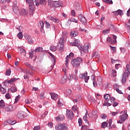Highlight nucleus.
Listing matches in <instances>:
<instances>
[{
    "mask_svg": "<svg viewBox=\"0 0 130 130\" xmlns=\"http://www.w3.org/2000/svg\"><path fill=\"white\" fill-rule=\"evenodd\" d=\"M6 76H11V69H9L6 72Z\"/></svg>",
    "mask_w": 130,
    "mask_h": 130,
    "instance_id": "603ef678",
    "label": "nucleus"
},
{
    "mask_svg": "<svg viewBox=\"0 0 130 130\" xmlns=\"http://www.w3.org/2000/svg\"><path fill=\"white\" fill-rule=\"evenodd\" d=\"M66 117L69 119H73L74 118V113L71 110H67L66 111Z\"/></svg>",
    "mask_w": 130,
    "mask_h": 130,
    "instance_id": "6e6552de",
    "label": "nucleus"
},
{
    "mask_svg": "<svg viewBox=\"0 0 130 130\" xmlns=\"http://www.w3.org/2000/svg\"><path fill=\"white\" fill-rule=\"evenodd\" d=\"M35 3H36L37 7H38L39 5H46V1L45 0H35Z\"/></svg>",
    "mask_w": 130,
    "mask_h": 130,
    "instance_id": "ddd939ff",
    "label": "nucleus"
},
{
    "mask_svg": "<svg viewBox=\"0 0 130 130\" xmlns=\"http://www.w3.org/2000/svg\"><path fill=\"white\" fill-rule=\"evenodd\" d=\"M111 75L113 77H116V71L112 70L111 71Z\"/></svg>",
    "mask_w": 130,
    "mask_h": 130,
    "instance_id": "8fccbe9b",
    "label": "nucleus"
},
{
    "mask_svg": "<svg viewBox=\"0 0 130 130\" xmlns=\"http://www.w3.org/2000/svg\"><path fill=\"white\" fill-rule=\"evenodd\" d=\"M69 22H74V23H78V20L75 19V18H72L69 19Z\"/></svg>",
    "mask_w": 130,
    "mask_h": 130,
    "instance_id": "de8ad7c7",
    "label": "nucleus"
},
{
    "mask_svg": "<svg viewBox=\"0 0 130 130\" xmlns=\"http://www.w3.org/2000/svg\"><path fill=\"white\" fill-rule=\"evenodd\" d=\"M16 28L17 30H18V31H21V30H22V26H21L17 25L16 26Z\"/></svg>",
    "mask_w": 130,
    "mask_h": 130,
    "instance_id": "680f3d73",
    "label": "nucleus"
},
{
    "mask_svg": "<svg viewBox=\"0 0 130 130\" xmlns=\"http://www.w3.org/2000/svg\"><path fill=\"white\" fill-rule=\"evenodd\" d=\"M26 4H28L29 5V15H33L34 14V11H35V5H34V0H26Z\"/></svg>",
    "mask_w": 130,
    "mask_h": 130,
    "instance_id": "f257e3e1",
    "label": "nucleus"
},
{
    "mask_svg": "<svg viewBox=\"0 0 130 130\" xmlns=\"http://www.w3.org/2000/svg\"><path fill=\"white\" fill-rule=\"evenodd\" d=\"M64 119V116H59L56 117V120L57 121H61L62 119Z\"/></svg>",
    "mask_w": 130,
    "mask_h": 130,
    "instance_id": "c85d7f7f",
    "label": "nucleus"
},
{
    "mask_svg": "<svg viewBox=\"0 0 130 130\" xmlns=\"http://www.w3.org/2000/svg\"><path fill=\"white\" fill-rule=\"evenodd\" d=\"M24 38L27 40L29 44H33V40L31 37V36L29 35H24Z\"/></svg>",
    "mask_w": 130,
    "mask_h": 130,
    "instance_id": "f8f14e48",
    "label": "nucleus"
},
{
    "mask_svg": "<svg viewBox=\"0 0 130 130\" xmlns=\"http://www.w3.org/2000/svg\"><path fill=\"white\" fill-rule=\"evenodd\" d=\"M38 25L39 27L41 28V32H42V33L44 32V29H43V28H44V23L43 21H39Z\"/></svg>",
    "mask_w": 130,
    "mask_h": 130,
    "instance_id": "a211bd4d",
    "label": "nucleus"
},
{
    "mask_svg": "<svg viewBox=\"0 0 130 130\" xmlns=\"http://www.w3.org/2000/svg\"><path fill=\"white\" fill-rule=\"evenodd\" d=\"M40 97L41 99H44V98H45V96H44V91L41 92L40 94Z\"/></svg>",
    "mask_w": 130,
    "mask_h": 130,
    "instance_id": "864d4df0",
    "label": "nucleus"
},
{
    "mask_svg": "<svg viewBox=\"0 0 130 130\" xmlns=\"http://www.w3.org/2000/svg\"><path fill=\"white\" fill-rule=\"evenodd\" d=\"M89 48H91V45L90 44H85L83 46H81L80 48L81 54L83 52L88 53L89 52Z\"/></svg>",
    "mask_w": 130,
    "mask_h": 130,
    "instance_id": "7ed1b4c3",
    "label": "nucleus"
},
{
    "mask_svg": "<svg viewBox=\"0 0 130 130\" xmlns=\"http://www.w3.org/2000/svg\"><path fill=\"white\" fill-rule=\"evenodd\" d=\"M67 80L68 76H67V75H64L63 78H62L60 80V83H61V84H64V83L67 82Z\"/></svg>",
    "mask_w": 130,
    "mask_h": 130,
    "instance_id": "5701e85b",
    "label": "nucleus"
},
{
    "mask_svg": "<svg viewBox=\"0 0 130 130\" xmlns=\"http://www.w3.org/2000/svg\"><path fill=\"white\" fill-rule=\"evenodd\" d=\"M64 39L62 37L59 41V45H64Z\"/></svg>",
    "mask_w": 130,
    "mask_h": 130,
    "instance_id": "7c9ffc66",
    "label": "nucleus"
},
{
    "mask_svg": "<svg viewBox=\"0 0 130 130\" xmlns=\"http://www.w3.org/2000/svg\"><path fill=\"white\" fill-rule=\"evenodd\" d=\"M50 20H52V21H53V22H54V23H59V19H57V18H54L52 17H51V18H50Z\"/></svg>",
    "mask_w": 130,
    "mask_h": 130,
    "instance_id": "f704fd0d",
    "label": "nucleus"
},
{
    "mask_svg": "<svg viewBox=\"0 0 130 130\" xmlns=\"http://www.w3.org/2000/svg\"><path fill=\"white\" fill-rule=\"evenodd\" d=\"M34 54V51H31V52H29V57H30V58H33Z\"/></svg>",
    "mask_w": 130,
    "mask_h": 130,
    "instance_id": "0e129e2a",
    "label": "nucleus"
},
{
    "mask_svg": "<svg viewBox=\"0 0 130 130\" xmlns=\"http://www.w3.org/2000/svg\"><path fill=\"white\" fill-rule=\"evenodd\" d=\"M56 130H69V127L64 124H59L55 126Z\"/></svg>",
    "mask_w": 130,
    "mask_h": 130,
    "instance_id": "39448f33",
    "label": "nucleus"
},
{
    "mask_svg": "<svg viewBox=\"0 0 130 130\" xmlns=\"http://www.w3.org/2000/svg\"><path fill=\"white\" fill-rule=\"evenodd\" d=\"M20 53L21 54H22V55H26V50L24 49H20Z\"/></svg>",
    "mask_w": 130,
    "mask_h": 130,
    "instance_id": "3c124183",
    "label": "nucleus"
},
{
    "mask_svg": "<svg viewBox=\"0 0 130 130\" xmlns=\"http://www.w3.org/2000/svg\"><path fill=\"white\" fill-rule=\"evenodd\" d=\"M71 45H73V46H79L80 45V40H75L73 43H71Z\"/></svg>",
    "mask_w": 130,
    "mask_h": 130,
    "instance_id": "4be33fe9",
    "label": "nucleus"
},
{
    "mask_svg": "<svg viewBox=\"0 0 130 130\" xmlns=\"http://www.w3.org/2000/svg\"><path fill=\"white\" fill-rule=\"evenodd\" d=\"M17 116L18 118L23 119V118H24L25 116H26V113L24 111H19L18 112Z\"/></svg>",
    "mask_w": 130,
    "mask_h": 130,
    "instance_id": "9d476101",
    "label": "nucleus"
},
{
    "mask_svg": "<svg viewBox=\"0 0 130 130\" xmlns=\"http://www.w3.org/2000/svg\"><path fill=\"white\" fill-rule=\"evenodd\" d=\"M91 79H93V85L94 87H96L97 86V83L95 81V76H91Z\"/></svg>",
    "mask_w": 130,
    "mask_h": 130,
    "instance_id": "ea45409f",
    "label": "nucleus"
},
{
    "mask_svg": "<svg viewBox=\"0 0 130 130\" xmlns=\"http://www.w3.org/2000/svg\"><path fill=\"white\" fill-rule=\"evenodd\" d=\"M107 41L109 42V43H111V44H115V43H116V41L112 40L110 37H109L107 38Z\"/></svg>",
    "mask_w": 130,
    "mask_h": 130,
    "instance_id": "b1692460",
    "label": "nucleus"
},
{
    "mask_svg": "<svg viewBox=\"0 0 130 130\" xmlns=\"http://www.w3.org/2000/svg\"><path fill=\"white\" fill-rule=\"evenodd\" d=\"M108 27L111 29V30H112L113 31H114V25H113V24H111V23H109L108 25Z\"/></svg>",
    "mask_w": 130,
    "mask_h": 130,
    "instance_id": "37998d69",
    "label": "nucleus"
},
{
    "mask_svg": "<svg viewBox=\"0 0 130 130\" xmlns=\"http://www.w3.org/2000/svg\"><path fill=\"white\" fill-rule=\"evenodd\" d=\"M71 15L73 17H76V12L74 10H72L71 11Z\"/></svg>",
    "mask_w": 130,
    "mask_h": 130,
    "instance_id": "e2e57ef3",
    "label": "nucleus"
},
{
    "mask_svg": "<svg viewBox=\"0 0 130 130\" xmlns=\"http://www.w3.org/2000/svg\"><path fill=\"white\" fill-rule=\"evenodd\" d=\"M50 95L53 100H57L58 99V94L54 93H50Z\"/></svg>",
    "mask_w": 130,
    "mask_h": 130,
    "instance_id": "6ab92c4d",
    "label": "nucleus"
},
{
    "mask_svg": "<svg viewBox=\"0 0 130 130\" xmlns=\"http://www.w3.org/2000/svg\"><path fill=\"white\" fill-rule=\"evenodd\" d=\"M45 28L47 29H49L50 28V23L47 22V21H45Z\"/></svg>",
    "mask_w": 130,
    "mask_h": 130,
    "instance_id": "58836bf2",
    "label": "nucleus"
},
{
    "mask_svg": "<svg viewBox=\"0 0 130 130\" xmlns=\"http://www.w3.org/2000/svg\"><path fill=\"white\" fill-rule=\"evenodd\" d=\"M17 37L19 39H22L23 38V33H22V32H20L19 33H18L17 35Z\"/></svg>",
    "mask_w": 130,
    "mask_h": 130,
    "instance_id": "c03bdc74",
    "label": "nucleus"
},
{
    "mask_svg": "<svg viewBox=\"0 0 130 130\" xmlns=\"http://www.w3.org/2000/svg\"><path fill=\"white\" fill-rule=\"evenodd\" d=\"M111 101L106 102L103 104L104 106H111Z\"/></svg>",
    "mask_w": 130,
    "mask_h": 130,
    "instance_id": "e433bc0d",
    "label": "nucleus"
},
{
    "mask_svg": "<svg viewBox=\"0 0 130 130\" xmlns=\"http://www.w3.org/2000/svg\"><path fill=\"white\" fill-rule=\"evenodd\" d=\"M108 125V123L107 122H103L102 123V127H103V128H105V127H106Z\"/></svg>",
    "mask_w": 130,
    "mask_h": 130,
    "instance_id": "a18cd8bd",
    "label": "nucleus"
},
{
    "mask_svg": "<svg viewBox=\"0 0 130 130\" xmlns=\"http://www.w3.org/2000/svg\"><path fill=\"white\" fill-rule=\"evenodd\" d=\"M104 98L108 102L111 101V103H113V102H114V100H115V99H114V98H111V96L109 94H106V95H104Z\"/></svg>",
    "mask_w": 130,
    "mask_h": 130,
    "instance_id": "0eeeda50",
    "label": "nucleus"
},
{
    "mask_svg": "<svg viewBox=\"0 0 130 130\" xmlns=\"http://www.w3.org/2000/svg\"><path fill=\"white\" fill-rule=\"evenodd\" d=\"M40 126H36L34 128V130H40Z\"/></svg>",
    "mask_w": 130,
    "mask_h": 130,
    "instance_id": "338daca9",
    "label": "nucleus"
},
{
    "mask_svg": "<svg viewBox=\"0 0 130 130\" xmlns=\"http://www.w3.org/2000/svg\"><path fill=\"white\" fill-rule=\"evenodd\" d=\"M0 91L2 94H6L7 93V89L4 87H0Z\"/></svg>",
    "mask_w": 130,
    "mask_h": 130,
    "instance_id": "473e14b6",
    "label": "nucleus"
},
{
    "mask_svg": "<svg viewBox=\"0 0 130 130\" xmlns=\"http://www.w3.org/2000/svg\"><path fill=\"white\" fill-rule=\"evenodd\" d=\"M16 124V121H14L13 120L8 119L7 121L4 122V125H8V124H10L11 125H14V124Z\"/></svg>",
    "mask_w": 130,
    "mask_h": 130,
    "instance_id": "2eb2a0df",
    "label": "nucleus"
},
{
    "mask_svg": "<svg viewBox=\"0 0 130 130\" xmlns=\"http://www.w3.org/2000/svg\"><path fill=\"white\" fill-rule=\"evenodd\" d=\"M98 56H99V53L97 51L93 52L92 53V58H96Z\"/></svg>",
    "mask_w": 130,
    "mask_h": 130,
    "instance_id": "cd10ccee",
    "label": "nucleus"
},
{
    "mask_svg": "<svg viewBox=\"0 0 130 130\" xmlns=\"http://www.w3.org/2000/svg\"><path fill=\"white\" fill-rule=\"evenodd\" d=\"M5 110L7 112H11L13 111V110H14V109L13 108V106L9 105V106H8L7 107H6Z\"/></svg>",
    "mask_w": 130,
    "mask_h": 130,
    "instance_id": "aec40b11",
    "label": "nucleus"
},
{
    "mask_svg": "<svg viewBox=\"0 0 130 130\" xmlns=\"http://www.w3.org/2000/svg\"><path fill=\"white\" fill-rule=\"evenodd\" d=\"M88 114V112H86L85 113V115L83 116V119L84 121H85L86 123H87V124H89V121H88V116H87V115Z\"/></svg>",
    "mask_w": 130,
    "mask_h": 130,
    "instance_id": "393cba45",
    "label": "nucleus"
},
{
    "mask_svg": "<svg viewBox=\"0 0 130 130\" xmlns=\"http://www.w3.org/2000/svg\"><path fill=\"white\" fill-rule=\"evenodd\" d=\"M120 50L122 53H124V52H125V49H124V48L120 47Z\"/></svg>",
    "mask_w": 130,
    "mask_h": 130,
    "instance_id": "052dcab7",
    "label": "nucleus"
},
{
    "mask_svg": "<svg viewBox=\"0 0 130 130\" xmlns=\"http://www.w3.org/2000/svg\"><path fill=\"white\" fill-rule=\"evenodd\" d=\"M103 32L104 34H107V33H109V29H105L103 31Z\"/></svg>",
    "mask_w": 130,
    "mask_h": 130,
    "instance_id": "69168bd1",
    "label": "nucleus"
},
{
    "mask_svg": "<svg viewBox=\"0 0 130 130\" xmlns=\"http://www.w3.org/2000/svg\"><path fill=\"white\" fill-rule=\"evenodd\" d=\"M0 107L2 108L5 107V102H4V100L0 101Z\"/></svg>",
    "mask_w": 130,
    "mask_h": 130,
    "instance_id": "09e8293b",
    "label": "nucleus"
},
{
    "mask_svg": "<svg viewBox=\"0 0 130 130\" xmlns=\"http://www.w3.org/2000/svg\"><path fill=\"white\" fill-rule=\"evenodd\" d=\"M68 79L69 81H72V80H74V75H70L68 77Z\"/></svg>",
    "mask_w": 130,
    "mask_h": 130,
    "instance_id": "bf43d9fd",
    "label": "nucleus"
},
{
    "mask_svg": "<svg viewBox=\"0 0 130 130\" xmlns=\"http://www.w3.org/2000/svg\"><path fill=\"white\" fill-rule=\"evenodd\" d=\"M126 110L124 111V113L122 114V115L120 116V118L123 121H124L126 120V117H127L128 115L126 114Z\"/></svg>",
    "mask_w": 130,
    "mask_h": 130,
    "instance_id": "4468645a",
    "label": "nucleus"
},
{
    "mask_svg": "<svg viewBox=\"0 0 130 130\" xmlns=\"http://www.w3.org/2000/svg\"><path fill=\"white\" fill-rule=\"evenodd\" d=\"M50 50H51V51H56V47L54 46H52L50 47Z\"/></svg>",
    "mask_w": 130,
    "mask_h": 130,
    "instance_id": "a19ab883",
    "label": "nucleus"
},
{
    "mask_svg": "<svg viewBox=\"0 0 130 130\" xmlns=\"http://www.w3.org/2000/svg\"><path fill=\"white\" fill-rule=\"evenodd\" d=\"M16 80L17 79L16 78H12L10 80L8 81V84H13V83H14V82H15Z\"/></svg>",
    "mask_w": 130,
    "mask_h": 130,
    "instance_id": "79ce46f5",
    "label": "nucleus"
},
{
    "mask_svg": "<svg viewBox=\"0 0 130 130\" xmlns=\"http://www.w3.org/2000/svg\"><path fill=\"white\" fill-rule=\"evenodd\" d=\"M78 19L80 20V22L84 25L87 23V20L86 18L84 17V15L80 14L78 16Z\"/></svg>",
    "mask_w": 130,
    "mask_h": 130,
    "instance_id": "1a4fd4ad",
    "label": "nucleus"
},
{
    "mask_svg": "<svg viewBox=\"0 0 130 130\" xmlns=\"http://www.w3.org/2000/svg\"><path fill=\"white\" fill-rule=\"evenodd\" d=\"M78 32L75 31H72L71 34V36L72 37H76V36H78Z\"/></svg>",
    "mask_w": 130,
    "mask_h": 130,
    "instance_id": "c9c22d12",
    "label": "nucleus"
},
{
    "mask_svg": "<svg viewBox=\"0 0 130 130\" xmlns=\"http://www.w3.org/2000/svg\"><path fill=\"white\" fill-rule=\"evenodd\" d=\"M82 62L83 59H82V58L77 57L73 60L71 62V63L74 68H79Z\"/></svg>",
    "mask_w": 130,
    "mask_h": 130,
    "instance_id": "f03ea898",
    "label": "nucleus"
},
{
    "mask_svg": "<svg viewBox=\"0 0 130 130\" xmlns=\"http://www.w3.org/2000/svg\"><path fill=\"white\" fill-rule=\"evenodd\" d=\"M72 94V90L71 89H68L66 90V91L65 92V95L66 96H70V95Z\"/></svg>",
    "mask_w": 130,
    "mask_h": 130,
    "instance_id": "72a5a7b5",
    "label": "nucleus"
},
{
    "mask_svg": "<svg viewBox=\"0 0 130 130\" xmlns=\"http://www.w3.org/2000/svg\"><path fill=\"white\" fill-rule=\"evenodd\" d=\"M71 57H74V53H70L69 55L67 56L65 66L66 68H68V64H69V60L71 59Z\"/></svg>",
    "mask_w": 130,
    "mask_h": 130,
    "instance_id": "9b49d317",
    "label": "nucleus"
},
{
    "mask_svg": "<svg viewBox=\"0 0 130 130\" xmlns=\"http://www.w3.org/2000/svg\"><path fill=\"white\" fill-rule=\"evenodd\" d=\"M74 8L77 11H81V10H82V6H81V4L78 2H75L74 3Z\"/></svg>",
    "mask_w": 130,
    "mask_h": 130,
    "instance_id": "dca6fc26",
    "label": "nucleus"
},
{
    "mask_svg": "<svg viewBox=\"0 0 130 130\" xmlns=\"http://www.w3.org/2000/svg\"><path fill=\"white\" fill-rule=\"evenodd\" d=\"M77 107L76 105H74L72 107V110H73V111H77V113L78 114V111H77Z\"/></svg>",
    "mask_w": 130,
    "mask_h": 130,
    "instance_id": "5fc2aeb1",
    "label": "nucleus"
},
{
    "mask_svg": "<svg viewBox=\"0 0 130 130\" xmlns=\"http://www.w3.org/2000/svg\"><path fill=\"white\" fill-rule=\"evenodd\" d=\"M113 13L115 16H118V15H120V16H122V15H123V12L122 10L119 9L115 12H113Z\"/></svg>",
    "mask_w": 130,
    "mask_h": 130,
    "instance_id": "412c9836",
    "label": "nucleus"
},
{
    "mask_svg": "<svg viewBox=\"0 0 130 130\" xmlns=\"http://www.w3.org/2000/svg\"><path fill=\"white\" fill-rule=\"evenodd\" d=\"M48 6L50 8H58V7H61V4L60 2L58 1H51L50 0L48 1Z\"/></svg>",
    "mask_w": 130,
    "mask_h": 130,
    "instance_id": "20e7f679",
    "label": "nucleus"
},
{
    "mask_svg": "<svg viewBox=\"0 0 130 130\" xmlns=\"http://www.w3.org/2000/svg\"><path fill=\"white\" fill-rule=\"evenodd\" d=\"M48 114V112L45 111L44 113L42 115L41 117L42 118H44L46 115Z\"/></svg>",
    "mask_w": 130,
    "mask_h": 130,
    "instance_id": "13d9d810",
    "label": "nucleus"
},
{
    "mask_svg": "<svg viewBox=\"0 0 130 130\" xmlns=\"http://www.w3.org/2000/svg\"><path fill=\"white\" fill-rule=\"evenodd\" d=\"M104 3H106V4H110V5H112L113 4V2H112V0H103Z\"/></svg>",
    "mask_w": 130,
    "mask_h": 130,
    "instance_id": "49530a36",
    "label": "nucleus"
},
{
    "mask_svg": "<svg viewBox=\"0 0 130 130\" xmlns=\"http://www.w3.org/2000/svg\"><path fill=\"white\" fill-rule=\"evenodd\" d=\"M43 51V48L42 47H39L35 50V52H41Z\"/></svg>",
    "mask_w": 130,
    "mask_h": 130,
    "instance_id": "c756f323",
    "label": "nucleus"
},
{
    "mask_svg": "<svg viewBox=\"0 0 130 130\" xmlns=\"http://www.w3.org/2000/svg\"><path fill=\"white\" fill-rule=\"evenodd\" d=\"M13 12L16 15H20L21 14V12L19 10V8L17 6H14L13 8Z\"/></svg>",
    "mask_w": 130,
    "mask_h": 130,
    "instance_id": "f3484780",
    "label": "nucleus"
},
{
    "mask_svg": "<svg viewBox=\"0 0 130 130\" xmlns=\"http://www.w3.org/2000/svg\"><path fill=\"white\" fill-rule=\"evenodd\" d=\"M81 130H91V129H89V126H88V125H84L81 127Z\"/></svg>",
    "mask_w": 130,
    "mask_h": 130,
    "instance_id": "4c0bfd02",
    "label": "nucleus"
},
{
    "mask_svg": "<svg viewBox=\"0 0 130 130\" xmlns=\"http://www.w3.org/2000/svg\"><path fill=\"white\" fill-rule=\"evenodd\" d=\"M48 126L49 127H50L51 128H52L53 126V123H52V122H49L48 123Z\"/></svg>",
    "mask_w": 130,
    "mask_h": 130,
    "instance_id": "4d7b16f0",
    "label": "nucleus"
},
{
    "mask_svg": "<svg viewBox=\"0 0 130 130\" xmlns=\"http://www.w3.org/2000/svg\"><path fill=\"white\" fill-rule=\"evenodd\" d=\"M5 98H6V99H11V95H10V93L8 92L5 95Z\"/></svg>",
    "mask_w": 130,
    "mask_h": 130,
    "instance_id": "6e6d98bb",
    "label": "nucleus"
},
{
    "mask_svg": "<svg viewBox=\"0 0 130 130\" xmlns=\"http://www.w3.org/2000/svg\"><path fill=\"white\" fill-rule=\"evenodd\" d=\"M49 54L52 58V60L53 61V64L54 66L55 64V57H54V55H53V54H51V53H49Z\"/></svg>",
    "mask_w": 130,
    "mask_h": 130,
    "instance_id": "2f4dec72",
    "label": "nucleus"
},
{
    "mask_svg": "<svg viewBox=\"0 0 130 130\" xmlns=\"http://www.w3.org/2000/svg\"><path fill=\"white\" fill-rule=\"evenodd\" d=\"M125 26L127 28H130V22L128 21L127 23H126Z\"/></svg>",
    "mask_w": 130,
    "mask_h": 130,
    "instance_id": "774afa93",
    "label": "nucleus"
},
{
    "mask_svg": "<svg viewBox=\"0 0 130 130\" xmlns=\"http://www.w3.org/2000/svg\"><path fill=\"white\" fill-rule=\"evenodd\" d=\"M17 87L15 86H12L10 88L8 89V91H11L12 93H15V92H17Z\"/></svg>",
    "mask_w": 130,
    "mask_h": 130,
    "instance_id": "bb28decb",
    "label": "nucleus"
},
{
    "mask_svg": "<svg viewBox=\"0 0 130 130\" xmlns=\"http://www.w3.org/2000/svg\"><path fill=\"white\" fill-rule=\"evenodd\" d=\"M28 13V11L24 9H22L21 10L20 14L22 16H25V15H27V13Z\"/></svg>",
    "mask_w": 130,
    "mask_h": 130,
    "instance_id": "a878e982",
    "label": "nucleus"
},
{
    "mask_svg": "<svg viewBox=\"0 0 130 130\" xmlns=\"http://www.w3.org/2000/svg\"><path fill=\"white\" fill-rule=\"evenodd\" d=\"M79 77L81 80H84L85 83H88V80L90 79V77L88 76V73L87 72L79 75Z\"/></svg>",
    "mask_w": 130,
    "mask_h": 130,
    "instance_id": "423d86ee",
    "label": "nucleus"
}]
</instances>
